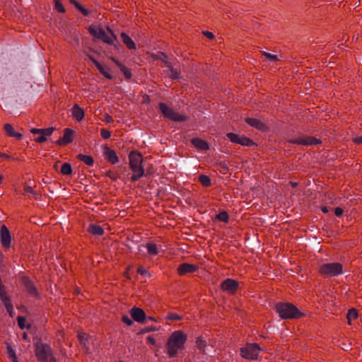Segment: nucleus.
<instances>
[{
	"instance_id": "17",
	"label": "nucleus",
	"mask_w": 362,
	"mask_h": 362,
	"mask_svg": "<svg viewBox=\"0 0 362 362\" xmlns=\"http://www.w3.org/2000/svg\"><path fill=\"white\" fill-rule=\"evenodd\" d=\"M104 154L106 159L112 164H116L119 162L118 156L116 152L108 146H105Z\"/></svg>"
},
{
	"instance_id": "34",
	"label": "nucleus",
	"mask_w": 362,
	"mask_h": 362,
	"mask_svg": "<svg viewBox=\"0 0 362 362\" xmlns=\"http://www.w3.org/2000/svg\"><path fill=\"white\" fill-rule=\"evenodd\" d=\"M263 54L270 62H276L278 60V57L275 54H272L265 52L263 53Z\"/></svg>"
},
{
	"instance_id": "45",
	"label": "nucleus",
	"mask_w": 362,
	"mask_h": 362,
	"mask_svg": "<svg viewBox=\"0 0 362 362\" xmlns=\"http://www.w3.org/2000/svg\"><path fill=\"white\" fill-rule=\"evenodd\" d=\"M29 193H30V194L33 193V189L30 186H25L24 188V194H27Z\"/></svg>"
},
{
	"instance_id": "4",
	"label": "nucleus",
	"mask_w": 362,
	"mask_h": 362,
	"mask_svg": "<svg viewBox=\"0 0 362 362\" xmlns=\"http://www.w3.org/2000/svg\"><path fill=\"white\" fill-rule=\"evenodd\" d=\"M276 313L283 319L299 318L302 313L293 304L288 303H279L275 306Z\"/></svg>"
},
{
	"instance_id": "43",
	"label": "nucleus",
	"mask_w": 362,
	"mask_h": 362,
	"mask_svg": "<svg viewBox=\"0 0 362 362\" xmlns=\"http://www.w3.org/2000/svg\"><path fill=\"white\" fill-rule=\"evenodd\" d=\"M122 320L124 323L129 326L132 325L133 323L132 320L128 316H123Z\"/></svg>"
},
{
	"instance_id": "6",
	"label": "nucleus",
	"mask_w": 362,
	"mask_h": 362,
	"mask_svg": "<svg viewBox=\"0 0 362 362\" xmlns=\"http://www.w3.org/2000/svg\"><path fill=\"white\" fill-rule=\"evenodd\" d=\"M35 354L37 359L41 362H56L52 354V349L49 346L44 344H37L35 349Z\"/></svg>"
},
{
	"instance_id": "52",
	"label": "nucleus",
	"mask_w": 362,
	"mask_h": 362,
	"mask_svg": "<svg viewBox=\"0 0 362 362\" xmlns=\"http://www.w3.org/2000/svg\"><path fill=\"white\" fill-rule=\"evenodd\" d=\"M322 211L324 213H327V212L329 211L327 207H323V208L322 209Z\"/></svg>"
},
{
	"instance_id": "10",
	"label": "nucleus",
	"mask_w": 362,
	"mask_h": 362,
	"mask_svg": "<svg viewBox=\"0 0 362 362\" xmlns=\"http://www.w3.org/2000/svg\"><path fill=\"white\" fill-rule=\"evenodd\" d=\"M226 136L232 143L238 144L242 146H251L254 144L249 138L239 136L234 133H228Z\"/></svg>"
},
{
	"instance_id": "38",
	"label": "nucleus",
	"mask_w": 362,
	"mask_h": 362,
	"mask_svg": "<svg viewBox=\"0 0 362 362\" xmlns=\"http://www.w3.org/2000/svg\"><path fill=\"white\" fill-rule=\"evenodd\" d=\"M167 318L170 320H179L181 317L177 313H171L168 315Z\"/></svg>"
},
{
	"instance_id": "39",
	"label": "nucleus",
	"mask_w": 362,
	"mask_h": 362,
	"mask_svg": "<svg viewBox=\"0 0 362 362\" xmlns=\"http://www.w3.org/2000/svg\"><path fill=\"white\" fill-rule=\"evenodd\" d=\"M170 76L173 79L180 78V74L174 69H170Z\"/></svg>"
},
{
	"instance_id": "27",
	"label": "nucleus",
	"mask_w": 362,
	"mask_h": 362,
	"mask_svg": "<svg viewBox=\"0 0 362 362\" xmlns=\"http://www.w3.org/2000/svg\"><path fill=\"white\" fill-rule=\"evenodd\" d=\"M6 353H7L8 358L13 362H18L15 351L12 349V347L8 344H6Z\"/></svg>"
},
{
	"instance_id": "40",
	"label": "nucleus",
	"mask_w": 362,
	"mask_h": 362,
	"mask_svg": "<svg viewBox=\"0 0 362 362\" xmlns=\"http://www.w3.org/2000/svg\"><path fill=\"white\" fill-rule=\"evenodd\" d=\"M78 337L81 343L84 344L86 341L88 339V336L85 333H78Z\"/></svg>"
},
{
	"instance_id": "12",
	"label": "nucleus",
	"mask_w": 362,
	"mask_h": 362,
	"mask_svg": "<svg viewBox=\"0 0 362 362\" xmlns=\"http://www.w3.org/2000/svg\"><path fill=\"white\" fill-rule=\"evenodd\" d=\"M221 288L228 293H234L238 288V283L237 281L228 278L223 281Z\"/></svg>"
},
{
	"instance_id": "50",
	"label": "nucleus",
	"mask_w": 362,
	"mask_h": 362,
	"mask_svg": "<svg viewBox=\"0 0 362 362\" xmlns=\"http://www.w3.org/2000/svg\"><path fill=\"white\" fill-rule=\"evenodd\" d=\"M356 143L362 144V136L356 137L354 139Z\"/></svg>"
},
{
	"instance_id": "35",
	"label": "nucleus",
	"mask_w": 362,
	"mask_h": 362,
	"mask_svg": "<svg viewBox=\"0 0 362 362\" xmlns=\"http://www.w3.org/2000/svg\"><path fill=\"white\" fill-rule=\"evenodd\" d=\"M137 272L144 276H148V277L151 276L150 273L143 267H139L137 269Z\"/></svg>"
},
{
	"instance_id": "53",
	"label": "nucleus",
	"mask_w": 362,
	"mask_h": 362,
	"mask_svg": "<svg viewBox=\"0 0 362 362\" xmlns=\"http://www.w3.org/2000/svg\"><path fill=\"white\" fill-rule=\"evenodd\" d=\"M3 181V176L1 175H0V184H1Z\"/></svg>"
},
{
	"instance_id": "42",
	"label": "nucleus",
	"mask_w": 362,
	"mask_h": 362,
	"mask_svg": "<svg viewBox=\"0 0 362 362\" xmlns=\"http://www.w3.org/2000/svg\"><path fill=\"white\" fill-rule=\"evenodd\" d=\"M103 121L107 123V124H110V123H112L113 122V118L112 116H110V115L108 114H105L104 115V118H103Z\"/></svg>"
},
{
	"instance_id": "20",
	"label": "nucleus",
	"mask_w": 362,
	"mask_h": 362,
	"mask_svg": "<svg viewBox=\"0 0 362 362\" xmlns=\"http://www.w3.org/2000/svg\"><path fill=\"white\" fill-rule=\"evenodd\" d=\"M73 117L78 122L81 121L84 117V111L78 105H74L71 109Z\"/></svg>"
},
{
	"instance_id": "55",
	"label": "nucleus",
	"mask_w": 362,
	"mask_h": 362,
	"mask_svg": "<svg viewBox=\"0 0 362 362\" xmlns=\"http://www.w3.org/2000/svg\"><path fill=\"white\" fill-rule=\"evenodd\" d=\"M23 337L24 339H26L27 338V334L25 333H24Z\"/></svg>"
},
{
	"instance_id": "15",
	"label": "nucleus",
	"mask_w": 362,
	"mask_h": 362,
	"mask_svg": "<svg viewBox=\"0 0 362 362\" xmlns=\"http://www.w3.org/2000/svg\"><path fill=\"white\" fill-rule=\"evenodd\" d=\"M291 142H293L294 144H299V145L308 146V145L318 144L319 141L315 138H313V137H310V136H300V137H298L297 139L292 140Z\"/></svg>"
},
{
	"instance_id": "21",
	"label": "nucleus",
	"mask_w": 362,
	"mask_h": 362,
	"mask_svg": "<svg viewBox=\"0 0 362 362\" xmlns=\"http://www.w3.org/2000/svg\"><path fill=\"white\" fill-rule=\"evenodd\" d=\"M121 38L123 43L127 46L128 49H136V44L127 34H126L125 33H122L121 34Z\"/></svg>"
},
{
	"instance_id": "11",
	"label": "nucleus",
	"mask_w": 362,
	"mask_h": 362,
	"mask_svg": "<svg viewBox=\"0 0 362 362\" xmlns=\"http://www.w3.org/2000/svg\"><path fill=\"white\" fill-rule=\"evenodd\" d=\"M0 240L4 250H8L11 247V236L9 230L5 225L1 226Z\"/></svg>"
},
{
	"instance_id": "31",
	"label": "nucleus",
	"mask_w": 362,
	"mask_h": 362,
	"mask_svg": "<svg viewBox=\"0 0 362 362\" xmlns=\"http://www.w3.org/2000/svg\"><path fill=\"white\" fill-rule=\"evenodd\" d=\"M71 2L83 14V16L88 15V11L83 8L78 1L75 0H71Z\"/></svg>"
},
{
	"instance_id": "19",
	"label": "nucleus",
	"mask_w": 362,
	"mask_h": 362,
	"mask_svg": "<svg viewBox=\"0 0 362 362\" xmlns=\"http://www.w3.org/2000/svg\"><path fill=\"white\" fill-rule=\"evenodd\" d=\"M90 59L93 62L94 65L105 78L108 79L112 78V75L111 74V73L109 71V69L106 66L100 64L96 59H95L92 57H90Z\"/></svg>"
},
{
	"instance_id": "44",
	"label": "nucleus",
	"mask_w": 362,
	"mask_h": 362,
	"mask_svg": "<svg viewBox=\"0 0 362 362\" xmlns=\"http://www.w3.org/2000/svg\"><path fill=\"white\" fill-rule=\"evenodd\" d=\"M122 72L124 73V76H125L127 78H131V76H132V74H131V71H130L128 69H127V68H125V67H123V68L122 69Z\"/></svg>"
},
{
	"instance_id": "51",
	"label": "nucleus",
	"mask_w": 362,
	"mask_h": 362,
	"mask_svg": "<svg viewBox=\"0 0 362 362\" xmlns=\"http://www.w3.org/2000/svg\"><path fill=\"white\" fill-rule=\"evenodd\" d=\"M28 289L29 292H30V293H35V289L33 288V286L32 285H30L29 286H28Z\"/></svg>"
},
{
	"instance_id": "8",
	"label": "nucleus",
	"mask_w": 362,
	"mask_h": 362,
	"mask_svg": "<svg viewBox=\"0 0 362 362\" xmlns=\"http://www.w3.org/2000/svg\"><path fill=\"white\" fill-rule=\"evenodd\" d=\"M159 109L161 111L162 114L169 119H171L173 121H183L185 119V117L184 116L180 115L173 110L168 107L165 103H160Z\"/></svg>"
},
{
	"instance_id": "47",
	"label": "nucleus",
	"mask_w": 362,
	"mask_h": 362,
	"mask_svg": "<svg viewBox=\"0 0 362 362\" xmlns=\"http://www.w3.org/2000/svg\"><path fill=\"white\" fill-rule=\"evenodd\" d=\"M146 341L150 344H153H153H156V340H155V339L152 336L147 337Z\"/></svg>"
},
{
	"instance_id": "14",
	"label": "nucleus",
	"mask_w": 362,
	"mask_h": 362,
	"mask_svg": "<svg viewBox=\"0 0 362 362\" xmlns=\"http://www.w3.org/2000/svg\"><path fill=\"white\" fill-rule=\"evenodd\" d=\"M130 315L136 322H143L145 320L146 314L144 311L139 308H132L130 310Z\"/></svg>"
},
{
	"instance_id": "46",
	"label": "nucleus",
	"mask_w": 362,
	"mask_h": 362,
	"mask_svg": "<svg viewBox=\"0 0 362 362\" xmlns=\"http://www.w3.org/2000/svg\"><path fill=\"white\" fill-rule=\"evenodd\" d=\"M343 214V209L340 207H337L334 209V214L337 216H340Z\"/></svg>"
},
{
	"instance_id": "3",
	"label": "nucleus",
	"mask_w": 362,
	"mask_h": 362,
	"mask_svg": "<svg viewBox=\"0 0 362 362\" xmlns=\"http://www.w3.org/2000/svg\"><path fill=\"white\" fill-rule=\"evenodd\" d=\"M88 31L93 37L107 44L113 45L117 41V37L108 28L104 29L99 25H93L88 28Z\"/></svg>"
},
{
	"instance_id": "30",
	"label": "nucleus",
	"mask_w": 362,
	"mask_h": 362,
	"mask_svg": "<svg viewBox=\"0 0 362 362\" xmlns=\"http://www.w3.org/2000/svg\"><path fill=\"white\" fill-rule=\"evenodd\" d=\"M346 317H347L349 323L351 324V320L356 319L358 317V313H357L356 310H355L354 308L349 310L347 313Z\"/></svg>"
},
{
	"instance_id": "33",
	"label": "nucleus",
	"mask_w": 362,
	"mask_h": 362,
	"mask_svg": "<svg viewBox=\"0 0 362 362\" xmlns=\"http://www.w3.org/2000/svg\"><path fill=\"white\" fill-rule=\"evenodd\" d=\"M216 218L221 221L227 222L228 220V215L226 211H221L216 216Z\"/></svg>"
},
{
	"instance_id": "5",
	"label": "nucleus",
	"mask_w": 362,
	"mask_h": 362,
	"mask_svg": "<svg viewBox=\"0 0 362 362\" xmlns=\"http://www.w3.org/2000/svg\"><path fill=\"white\" fill-rule=\"evenodd\" d=\"M319 273L325 278L337 276L343 274V265L339 262H329L322 264Z\"/></svg>"
},
{
	"instance_id": "28",
	"label": "nucleus",
	"mask_w": 362,
	"mask_h": 362,
	"mask_svg": "<svg viewBox=\"0 0 362 362\" xmlns=\"http://www.w3.org/2000/svg\"><path fill=\"white\" fill-rule=\"evenodd\" d=\"M61 173H62V174H63L64 175H68L71 174L72 168H71V165L67 163H64V164H62V168H61Z\"/></svg>"
},
{
	"instance_id": "36",
	"label": "nucleus",
	"mask_w": 362,
	"mask_h": 362,
	"mask_svg": "<svg viewBox=\"0 0 362 362\" xmlns=\"http://www.w3.org/2000/svg\"><path fill=\"white\" fill-rule=\"evenodd\" d=\"M25 317L21 316L18 317V324L21 329H24L25 327Z\"/></svg>"
},
{
	"instance_id": "25",
	"label": "nucleus",
	"mask_w": 362,
	"mask_h": 362,
	"mask_svg": "<svg viewBox=\"0 0 362 362\" xmlns=\"http://www.w3.org/2000/svg\"><path fill=\"white\" fill-rule=\"evenodd\" d=\"M4 129L6 131V132L10 136H12V137H16V138H18V139H21L22 137V134H19V133H17L14 131L13 127L11 124H6L4 125Z\"/></svg>"
},
{
	"instance_id": "1",
	"label": "nucleus",
	"mask_w": 362,
	"mask_h": 362,
	"mask_svg": "<svg viewBox=\"0 0 362 362\" xmlns=\"http://www.w3.org/2000/svg\"><path fill=\"white\" fill-rule=\"evenodd\" d=\"M187 338V334L183 332L180 330L174 332L170 335L167 343L168 354L170 357L175 356L178 351L184 348Z\"/></svg>"
},
{
	"instance_id": "2",
	"label": "nucleus",
	"mask_w": 362,
	"mask_h": 362,
	"mask_svg": "<svg viewBox=\"0 0 362 362\" xmlns=\"http://www.w3.org/2000/svg\"><path fill=\"white\" fill-rule=\"evenodd\" d=\"M129 160L130 169L133 173L132 180L136 181L144 174V168L142 165L143 157L140 153L131 151L129 155Z\"/></svg>"
},
{
	"instance_id": "24",
	"label": "nucleus",
	"mask_w": 362,
	"mask_h": 362,
	"mask_svg": "<svg viewBox=\"0 0 362 362\" xmlns=\"http://www.w3.org/2000/svg\"><path fill=\"white\" fill-rule=\"evenodd\" d=\"M89 232L94 235H101L104 233L103 228L96 224H90L88 227Z\"/></svg>"
},
{
	"instance_id": "41",
	"label": "nucleus",
	"mask_w": 362,
	"mask_h": 362,
	"mask_svg": "<svg viewBox=\"0 0 362 362\" xmlns=\"http://www.w3.org/2000/svg\"><path fill=\"white\" fill-rule=\"evenodd\" d=\"M205 341L201 338H198L196 341V344L199 349H203L205 346Z\"/></svg>"
},
{
	"instance_id": "48",
	"label": "nucleus",
	"mask_w": 362,
	"mask_h": 362,
	"mask_svg": "<svg viewBox=\"0 0 362 362\" xmlns=\"http://www.w3.org/2000/svg\"><path fill=\"white\" fill-rule=\"evenodd\" d=\"M203 33H204V35L205 36H206L209 39H213L214 37V34L212 33H211V32H209V31H205Z\"/></svg>"
},
{
	"instance_id": "29",
	"label": "nucleus",
	"mask_w": 362,
	"mask_h": 362,
	"mask_svg": "<svg viewBox=\"0 0 362 362\" xmlns=\"http://www.w3.org/2000/svg\"><path fill=\"white\" fill-rule=\"evenodd\" d=\"M199 181L204 187H209L211 185L210 178L204 175H202L199 177Z\"/></svg>"
},
{
	"instance_id": "16",
	"label": "nucleus",
	"mask_w": 362,
	"mask_h": 362,
	"mask_svg": "<svg viewBox=\"0 0 362 362\" xmlns=\"http://www.w3.org/2000/svg\"><path fill=\"white\" fill-rule=\"evenodd\" d=\"M74 132L71 129L66 128L64 130V133L62 138H60L57 143L59 145L64 146L73 141V135Z\"/></svg>"
},
{
	"instance_id": "23",
	"label": "nucleus",
	"mask_w": 362,
	"mask_h": 362,
	"mask_svg": "<svg viewBox=\"0 0 362 362\" xmlns=\"http://www.w3.org/2000/svg\"><path fill=\"white\" fill-rule=\"evenodd\" d=\"M192 143L195 147L200 150H207L209 148L208 144L200 139H193Z\"/></svg>"
},
{
	"instance_id": "54",
	"label": "nucleus",
	"mask_w": 362,
	"mask_h": 362,
	"mask_svg": "<svg viewBox=\"0 0 362 362\" xmlns=\"http://www.w3.org/2000/svg\"><path fill=\"white\" fill-rule=\"evenodd\" d=\"M291 185L293 187H295V186H296L297 184L296 182H291Z\"/></svg>"
},
{
	"instance_id": "22",
	"label": "nucleus",
	"mask_w": 362,
	"mask_h": 362,
	"mask_svg": "<svg viewBox=\"0 0 362 362\" xmlns=\"http://www.w3.org/2000/svg\"><path fill=\"white\" fill-rule=\"evenodd\" d=\"M246 122L250 125L251 127H254L259 130H264L266 129V126L259 119L255 118H247L245 119Z\"/></svg>"
},
{
	"instance_id": "37",
	"label": "nucleus",
	"mask_w": 362,
	"mask_h": 362,
	"mask_svg": "<svg viewBox=\"0 0 362 362\" xmlns=\"http://www.w3.org/2000/svg\"><path fill=\"white\" fill-rule=\"evenodd\" d=\"M101 136L104 139H107L111 136V133L109 130L105 129H102L100 132Z\"/></svg>"
},
{
	"instance_id": "7",
	"label": "nucleus",
	"mask_w": 362,
	"mask_h": 362,
	"mask_svg": "<svg viewBox=\"0 0 362 362\" xmlns=\"http://www.w3.org/2000/svg\"><path fill=\"white\" fill-rule=\"evenodd\" d=\"M260 351L257 344H247L240 349V355L245 358L255 360L257 358Z\"/></svg>"
},
{
	"instance_id": "32",
	"label": "nucleus",
	"mask_w": 362,
	"mask_h": 362,
	"mask_svg": "<svg viewBox=\"0 0 362 362\" xmlns=\"http://www.w3.org/2000/svg\"><path fill=\"white\" fill-rule=\"evenodd\" d=\"M54 8L59 13H64L65 9L60 0H54Z\"/></svg>"
},
{
	"instance_id": "9",
	"label": "nucleus",
	"mask_w": 362,
	"mask_h": 362,
	"mask_svg": "<svg viewBox=\"0 0 362 362\" xmlns=\"http://www.w3.org/2000/svg\"><path fill=\"white\" fill-rule=\"evenodd\" d=\"M54 131L53 127H49L46 129H32L30 132L33 134H39V136L35 138V141L37 143H42L45 141Z\"/></svg>"
},
{
	"instance_id": "26",
	"label": "nucleus",
	"mask_w": 362,
	"mask_h": 362,
	"mask_svg": "<svg viewBox=\"0 0 362 362\" xmlns=\"http://www.w3.org/2000/svg\"><path fill=\"white\" fill-rule=\"evenodd\" d=\"M78 158L88 166H92L94 163L93 158L90 156L79 154Z\"/></svg>"
},
{
	"instance_id": "13",
	"label": "nucleus",
	"mask_w": 362,
	"mask_h": 362,
	"mask_svg": "<svg viewBox=\"0 0 362 362\" xmlns=\"http://www.w3.org/2000/svg\"><path fill=\"white\" fill-rule=\"evenodd\" d=\"M197 265L189 263H182L177 267V273L180 275H185L187 274L194 273L197 270Z\"/></svg>"
},
{
	"instance_id": "49",
	"label": "nucleus",
	"mask_w": 362,
	"mask_h": 362,
	"mask_svg": "<svg viewBox=\"0 0 362 362\" xmlns=\"http://www.w3.org/2000/svg\"><path fill=\"white\" fill-rule=\"evenodd\" d=\"M156 329H155L154 327H147V328L144 329L141 331V332L146 333V332H153V331H156Z\"/></svg>"
},
{
	"instance_id": "18",
	"label": "nucleus",
	"mask_w": 362,
	"mask_h": 362,
	"mask_svg": "<svg viewBox=\"0 0 362 362\" xmlns=\"http://www.w3.org/2000/svg\"><path fill=\"white\" fill-rule=\"evenodd\" d=\"M142 247L147 250L148 255L151 257L158 255L161 247L160 245L158 246L152 242L147 243L146 244L140 246V248ZM139 250L141 251V250L139 249Z\"/></svg>"
},
{
	"instance_id": "56",
	"label": "nucleus",
	"mask_w": 362,
	"mask_h": 362,
	"mask_svg": "<svg viewBox=\"0 0 362 362\" xmlns=\"http://www.w3.org/2000/svg\"><path fill=\"white\" fill-rule=\"evenodd\" d=\"M149 319H150L151 320H154V319H153V317H149Z\"/></svg>"
}]
</instances>
